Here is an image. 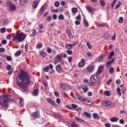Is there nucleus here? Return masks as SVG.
<instances>
[{
    "label": "nucleus",
    "mask_w": 127,
    "mask_h": 127,
    "mask_svg": "<svg viewBox=\"0 0 127 127\" xmlns=\"http://www.w3.org/2000/svg\"><path fill=\"white\" fill-rule=\"evenodd\" d=\"M29 73L24 71L20 72L16 79L18 86L23 89L25 91H27L28 89V85L30 84L31 80Z\"/></svg>",
    "instance_id": "obj_1"
},
{
    "label": "nucleus",
    "mask_w": 127,
    "mask_h": 127,
    "mask_svg": "<svg viewBox=\"0 0 127 127\" xmlns=\"http://www.w3.org/2000/svg\"><path fill=\"white\" fill-rule=\"evenodd\" d=\"M26 35H24V33L21 32L20 34H16V36L12 39V40L14 41L17 40V42H19L23 40L25 38Z\"/></svg>",
    "instance_id": "obj_2"
},
{
    "label": "nucleus",
    "mask_w": 127,
    "mask_h": 127,
    "mask_svg": "<svg viewBox=\"0 0 127 127\" xmlns=\"http://www.w3.org/2000/svg\"><path fill=\"white\" fill-rule=\"evenodd\" d=\"M3 97H0V105L1 107H7L8 106L7 102L8 101L7 98H4L3 96Z\"/></svg>",
    "instance_id": "obj_3"
},
{
    "label": "nucleus",
    "mask_w": 127,
    "mask_h": 127,
    "mask_svg": "<svg viewBox=\"0 0 127 127\" xmlns=\"http://www.w3.org/2000/svg\"><path fill=\"white\" fill-rule=\"evenodd\" d=\"M99 80V77L96 75H94L92 76L90 79V82L93 84L98 82Z\"/></svg>",
    "instance_id": "obj_4"
},
{
    "label": "nucleus",
    "mask_w": 127,
    "mask_h": 127,
    "mask_svg": "<svg viewBox=\"0 0 127 127\" xmlns=\"http://www.w3.org/2000/svg\"><path fill=\"white\" fill-rule=\"evenodd\" d=\"M110 104V101L106 100H103L101 102L102 105L106 106H109Z\"/></svg>",
    "instance_id": "obj_5"
},
{
    "label": "nucleus",
    "mask_w": 127,
    "mask_h": 127,
    "mask_svg": "<svg viewBox=\"0 0 127 127\" xmlns=\"http://www.w3.org/2000/svg\"><path fill=\"white\" fill-rule=\"evenodd\" d=\"M103 69V66L102 65L99 66L96 72L97 74L98 75H99L102 72Z\"/></svg>",
    "instance_id": "obj_6"
},
{
    "label": "nucleus",
    "mask_w": 127,
    "mask_h": 127,
    "mask_svg": "<svg viewBox=\"0 0 127 127\" xmlns=\"http://www.w3.org/2000/svg\"><path fill=\"white\" fill-rule=\"evenodd\" d=\"M62 56L60 55H58L56 56L55 58V60L58 62L59 63L62 60Z\"/></svg>",
    "instance_id": "obj_7"
},
{
    "label": "nucleus",
    "mask_w": 127,
    "mask_h": 127,
    "mask_svg": "<svg viewBox=\"0 0 127 127\" xmlns=\"http://www.w3.org/2000/svg\"><path fill=\"white\" fill-rule=\"evenodd\" d=\"M31 116L35 118H39V114L37 111L32 113L31 114Z\"/></svg>",
    "instance_id": "obj_8"
},
{
    "label": "nucleus",
    "mask_w": 127,
    "mask_h": 127,
    "mask_svg": "<svg viewBox=\"0 0 127 127\" xmlns=\"http://www.w3.org/2000/svg\"><path fill=\"white\" fill-rule=\"evenodd\" d=\"M75 95L78 99L80 101H84L87 100L86 99L84 98L81 96L79 95L77 93H76Z\"/></svg>",
    "instance_id": "obj_9"
},
{
    "label": "nucleus",
    "mask_w": 127,
    "mask_h": 127,
    "mask_svg": "<svg viewBox=\"0 0 127 127\" xmlns=\"http://www.w3.org/2000/svg\"><path fill=\"white\" fill-rule=\"evenodd\" d=\"M114 58H113L112 60L107 62L106 63V66L108 67H109L111 64L114 62Z\"/></svg>",
    "instance_id": "obj_10"
},
{
    "label": "nucleus",
    "mask_w": 127,
    "mask_h": 127,
    "mask_svg": "<svg viewBox=\"0 0 127 127\" xmlns=\"http://www.w3.org/2000/svg\"><path fill=\"white\" fill-rule=\"evenodd\" d=\"M86 8L88 12H91L94 11L93 8L91 6L86 5Z\"/></svg>",
    "instance_id": "obj_11"
},
{
    "label": "nucleus",
    "mask_w": 127,
    "mask_h": 127,
    "mask_svg": "<svg viewBox=\"0 0 127 127\" xmlns=\"http://www.w3.org/2000/svg\"><path fill=\"white\" fill-rule=\"evenodd\" d=\"M28 0H19V3L22 6H23L27 3Z\"/></svg>",
    "instance_id": "obj_12"
},
{
    "label": "nucleus",
    "mask_w": 127,
    "mask_h": 127,
    "mask_svg": "<svg viewBox=\"0 0 127 127\" xmlns=\"http://www.w3.org/2000/svg\"><path fill=\"white\" fill-rule=\"evenodd\" d=\"M82 88L84 92L85 93H86L89 90V89L87 86L85 85H84L82 86Z\"/></svg>",
    "instance_id": "obj_13"
},
{
    "label": "nucleus",
    "mask_w": 127,
    "mask_h": 127,
    "mask_svg": "<svg viewBox=\"0 0 127 127\" xmlns=\"http://www.w3.org/2000/svg\"><path fill=\"white\" fill-rule=\"evenodd\" d=\"M94 69V67L93 65H91L87 67V70L89 72H92L93 71Z\"/></svg>",
    "instance_id": "obj_14"
},
{
    "label": "nucleus",
    "mask_w": 127,
    "mask_h": 127,
    "mask_svg": "<svg viewBox=\"0 0 127 127\" xmlns=\"http://www.w3.org/2000/svg\"><path fill=\"white\" fill-rule=\"evenodd\" d=\"M9 8L10 10L11 11H14L16 9V6L14 4H11L10 5Z\"/></svg>",
    "instance_id": "obj_15"
},
{
    "label": "nucleus",
    "mask_w": 127,
    "mask_h": 127,
    "mask_svg": "<svg viewBox=\"0 0 127 127\" xmlns=\"http://www.w3.org/2000/svg\"><path fill=\"white\" fill-rule=\"evenodd\" d=\"M47 101L51 105L56 106L57 105L56 103L52 100L49 98L47 99Z\"/></svg>",
    "instance_id": "obj_16"
},
{
    "label": "nucleus",
    "mask_w": 127,
    "mask_h": 127,
    "mask_svg": "<svg viewBox=\"0 0 127 127\" xmlns=\"http://www.w3.org/2000/svg\"><path fill=\"white\" fill-rule=\"evenodd\" d=\"M61 87L62 89L65 90H67L68 89L67 86L64 84H61Z\"/></svg>",
    "instance_id": "obj_17"
},
{
    "label": "nucleus",
    "mask_w": 127,
    "mask_h": 127,
    "mask_svg": "<svg viewBox=\"0 0 127 127\" xmlns=\"http://www.w3.org/2000/svg\"><path fill=\"white\" fill-rule=\"evenodd\" d=\"M56 69L58 73H60L61 72L62 69L60 65H58L56 66Z\"/></svg>",
    "instance_id": "obj_18"
},
{
    "label": "nucleus",
    "mask_w": 127,
    "mask_h": 127,
    "mask_svg": "<svg viewBox=\"0 0 127 127\" xmlns=\"http://www.w3.org/2000/svg\"><path fill=\"white\" fill-rule=\"evenodd\" d=\"M83 114L84 117H86L88 118H89L91 117V114L86 111H85L83 113Z\"/></svg>",
    "instance_id": "obj_19"
},
{
    "label": "nucleus",
    "mask_w": 127,
    "mask_h": 127,
    "mask_svg": "<svg viewBox=\"0 0 127 127\" xmlns=\"http://www.w3.org/2000/svg\"><path fill=\"white\" fill-rule=\"evenodd\" d=\"M45 5H43L39 10V12L40 13H43L45 9Z\"/></svg>",
    "instance_id": "obj_20"
},
{
    "label": "nucleus",
    "mask_w": 127,
    "mask_h": 127,
    "mask_svg": "<svg viewBox=\"0 0 127 127\" xmlns=\"http://www.w3.org/2000/svg\"><path fill=\"white\" fill-rule=\"evenodd\" d=\"M38 5L37 2L36 1H34L33 2L32 6L33 8L35 9Z\"/></svg>",
    "instance_id": "obj_21"
},
{
    "label": "nucleus",
    "mask_w": 127,
    "mask_h": 127,
    "mask_svg": "<svg viewBox=\"0 0 127 127\" xmlns=\"http://www.w3.org/2000/svg\"><path fill=\"white\" fill-rule=\"evenodd\" d=\"M110 35L109 34L106 33L104 35V37L105 39H110Z\"/></svg>",
    "instance_id": "obj_22"
},
{
    "label": "nucleus",
    "mask_w": 127,
    "mask_h": 127,
    "mask_svg": "<svg viewBox=\"0 0 127 127\" xmlns=\"http://www.w3.org/2000/svg\"><path fill=\"white\" fill-rule=\"evenodd\" d=\"M83 21L84 22V25L86 27H88L89 26V25L86 19H85V18H84Z\"/></svg>",
    "instance_id": "obj_23"
},
{
    "label": "nucleus",
    "mask_w": 127,
    "mask_h": 127,
    "mask_svg": "<svg viewBox=\"0 0 127 127\" xmlns=\"http://www.w3.org/2000/svg\"><path fill=\"white\" fill-rule=\"evenodd\" d=\"M67 34L69 37H70L71 36L72 34L70 31L68 30H67L66 31Z\"/></svg>",
    "instance_id": "obj_24"
},
{
    "label": "nucleus",
    "mask_w": 127,
    "mask_h": 127,
    "mask_svg": "<svg viewBox=\"0 0 127 127\" xmlns=\"http://www.w3.org/2000/svg\"><path fill=\"white\" fill-rule=\"evenodd\" d=\"M36 34V31L35 29H34L33 30V32L32 33V34L30 35V36H32L33 37H34L35 36Z\"/></svg>",
    "instance_id": "obj_25"
},
{
    "label": "nucleus",
    "mask_w": 127,
    "mask_h": 127,
    "mask_svg": "<svg viewBox=\"0 0 127 127\" xmlns=\"http://www.w3.org/2000/svg\"><path fill=\"white\" fill-rule=\"evenodd\" d=\"M21 54V51H18L15 53V55L16 57H18Z\"/></svg>",
    "instance_id": "obj_26"
},
{
    "label": "nucleus",
    "mask_w": 127,
    "mask_h": 127,
    "mask_svg": "<svg viewBox=\"0 0 127 127\" xmlns=\"http://www.w3.org/2000/svg\"><path fill=\"white\" fill-rule=\"evenodd\" d=\"M93 117L94 119H97L98 120H99V118L98 117V115L96 113H94L93 114Z\"/></svg>",
    "instance_id": "obj_27"
},
{
    "label": "nucleus",
    "mask_w": 127,
    "mask_h": 127,
    "mask_svg": "<svg viewBox=\"0 0 127 127\" xmlns=\"http://www.w3.org/2000/svg\"><path fill=\"white\" fill-rule=\"evenodd\" d=\"M114 54V52H111L109 56V59H111L112 57L113 56Z\"/></svg>",
    "instance_id": "obj_28"
},
{
    "label": "nucleus",
    "mask_w": 127,
    "mask_h": 127,
    "mask_svg": "<svg viewBox=\"0 0 127 127\" xmlns=\"http://www.w3.org/2000/svg\"><path fill=\"white\" fill-rule=\"evenodd\" d=\"M52 18V16L50 15H49L46 18V20L48 21L49 22L51 21Z\"/></svg>",
    "instance_id": "obj_29"
},
{
    "label": "nucleus",
    "mask_w": 127,
    "mask_h": 127,
    "mask_svg": "<svg viewBox=\"0 0 127 127\" xmlns=\"http://www.w3.org/2000/svg\"><path fill=\"white\" fill-rule=\"evenodd\" d=\"M71 127H78L76 123L73 122L71 123Z\"/></svg>",
    "instance_id": "obj_30"
},
{
    "label": "nucleus",
    "mask_w": 127,
    "mask_h": 127,
    "mask_svg": "<svg viewBox=\"0 0 127 127\" xmlns=\"http://www.w3.org/2000/svg\"><path fill=\"white\" fill-rule=\"evenodd\" d=\"M6 59V60L8 61H11L12 60V58L11 57L9 56H7Z\"/></svg>",
    "instance_id": "obj_31"
},
{
    "label": "nucleus",
    "mask_w": 127,
    "mask_h": 127,
    "mask_svg": "<svg viewBox=\"0 0 127 127\" xmlns=\"http://www.w3.org/2000/svg\"><path fill=\"white\" fill-rule=\"evenodd\" d=\"M110 92L109 91H106L105 92L104 94L107 96H109L110 95Z\"/></svg>",
    "instance_id": "obj_32"
},
{
    "label": "nucleus",
    "mask_w": 127,
    "mask_h": 127,
    "mask_svg": "<svg viewBox=\"0 0 127 127\" xmlns=\"http://www.w3.org/2000/svg\"><path fill=\"white\" fill-rule=\"evenodd\" d=\"M49 67L48 66H47L45 67L43 69V70L45 72H48L49 70Z\"/></svg>",
    "instance_id": "obj_33"
},
{
    "label": "nucleus",
    "mask_w": 127,
    "mask_h": 127,
    "mask_svg": "<svg viewBox=\"0 0 127 127\" xmlns=\"http://www.w3.org/2000/svg\"><path fill=\"white\" fill-rule=\"evenodd\" d=\"M100 4L102 6H104L105 5V2L103 0H101L100 2Z\"/></svg>",
    "instance_id": "obj_34"
},
{
    "label": "nucleus",
    "mask_w": 127,
    "mask_h": 127,
    "mask_svg": "<svg viewBox=\"0 0 127 127\" xmlns=\"http://www.w3.org/2000/svg\"><path fill=\"white\" fill-rule=\"evenodd\" d=\"M40 55L42 56H43L44 58L45 57L46 55V53L43 51L41 53Z\"/></svg>",
    "instance_id": "obj_35"
},
{
    "label": "nucleus",
    "mask_w": 127,
    "mask_h": 127,
    "mask_svg": "<svg viewBox=\"0 0 127 127\" xmlns=\"http://www.w3.org/2000/svg\"><path fill=\"white\" fill-rule=\"evenodd\" d=\"M55 6L56 7H58L59 6L60 3L58 1H56L54 3Z\"/></svg>",
    "instance_id": "obj_36"
},
{
    "label": "nucleus",
    "mask_w": 127,
    "mask_h": 127,
    "mask_svg": "<svg viewBox=\"0 0 127 127\" xmlns=\"http://www.w3.org/2000/svg\"><path fill=\"white\" fill-rule=\"evenodd\" d=\"M66 48L68 49H70L72 48V46L71 44H69L66 45Z\"/></svg>",
    "instance_id": "obj_37"
},
{
    "label": "nucleus",
    "mask_w": 127,
    "mask_h": 127,
    "mask_svg": "<svg viewBox=\"0 0 127 127\" xmlns=\"http://www.w3.org/2000/svg\"><path fill=\"white\" fill-rule=\"evenodd\" d=\"M117 118L115 117H113L112 118L110 119V121L112 122H115L117 121Z\"/></svg>",
    "instance_id": "obj_38"
},
{
    "label": "nucleus",
    "mask_w": 127,
    "mask_h": 127,
    "mask_svg": "<svg viewBox=\"0 0 127 127\" xmlns=\"http://www.w3.org/2000/svg\"><path fill=\"white\" fill-rule=\"evenodd\" d=\"M42 46V45L41 43H38L36 46V47L37 48H39Z\"/></svg>",
    "instance_id": "obj_39"
},
{
    "label": "nucleus",
    "mask_w": 127,
    "mask_h": 127,
    "mask_svg": "<svg viewBox=\"0 0 127 127\" xmlns=\"http://www.w3.org/2000/svg\"><path fill=\"white\" fill-rule=\"evenodd\" d=\"M114 72V68L112 67L109 69V73H112Z\"/></svg>",
    "instance_id": "obj_40"
},
{
    "label": "nucleus",
    "mask_w": 127,
    "mask_h": 127,
    "mask_svg": "<svg viewBox=\"0 0 127 127\" xmlns=\"http://www.w3.org/2000/svg\"><path fill=\"white\" fill-rule=\"evenodd\" d=\"M64 17L62 15H60L58 16L59 19L60 20H63L64 19Z\"/></svg>",
    "instance_id": "obj_41"
},
{
    "label": "nucleus",
    "mask_w": 127,
    "mask_h": 127,
    "mask_svg": "<svg viewBox=\"0 0 127 127\" xmlns=\"http://www.w3.org/2000/svg\"><path fill=\"white\" fill-rule=\"evenodd\" d=\"M117 92H118L119 95H121V94L120 92L121 89L120 88H117L116 89Z\"/></svg>",
    "instance_id": "obj_42"
},
{
    "label": "nucleus",
    "mask_w": 127,
    "mask_h": 127,
    "mask_svg": "<svg viewBox=\"0 0 127 127\" xmlns=\"http://www.w3.org/2000/svg\"><path fill=\"white\" fill-rule=\"evenodd\" d=\"M77 8H72V12L74 13H75L77 12Z\"/></svg>",
    "instance_id": "obj_43"
},
{
    "label": "nucleus",
    "mask_w": 127,
    "mask_h": 127,
    "mask_svg": "<svg viewBox=\"0 0 127 127\" xmlns=\"http://www.w3.org/2000/svg\"><path fill=\"white\" fill-rule=\"evenodd\" d=\"M66 52L68 54L70 55H71L72 53V51L69 50H67Z\"/></svg>",
    "instance_id": "obj_44"
},
{
    "label": "nucleus",
    "mask_w": 127,
    "mask_h": 127,
    "mask_svg": "<svg viewBox=\"0 0 127 127\" xmlns=\"http://www.w3.org/2000/svg\"><path fill=\"white\" fill-rule=\"evenodd\" d=\"M12 3V2L10 0H7L6 1V4L7 6L10 5Z\"/></svg>",
    "instance_id": "obj_45"
},
{
    "label": "nucleus",
    "mask_w": 127,
    "mask_h": 127,
    "mask_svg": "<svg viewBox=\"0 0 127 127\" xmlns=\"http://www.w3.org/2000/svg\"><path fill=\"white\" fill-rule=\"evenodd\" d=\"M84 65L85 63H83L81 62H80L78 64V66L80 67L83 66Z\"/></svg>",
    "instance_id": "obj_46"
},
{
    "label": "nucleus",
    "mask_w": 127,
    "mask_h": 127,
    "mask_svg": "<svg viewBox=\"0 0 127 127\" xmlns=\"http://www.w3.org/2000/svg\"><path fill=\"white\" fill-rule=\"evenodd\" d=\"M117 1L116 0H114L113 1V2L111 4V8H113L114 6L116 3Z\"/></svg>",
    "instance_id": "obj_47"
},
{
    "label": "nucleus",
    "mask_w": 127,
    "mask_h": 127,
    "mask_svg": "<svg viewBox=\"0 0 127 127\" xmlns=\"http://www.w3.org/2000/svg\"><path fill=\"white\" fill-rule=\"evenodd\" d=\"M126 88L125 87H123L122 89V94H124L125 92V91H126Z\"/></svg>",
    "instance_id": "obj_48"
},
{
    "label": "nucleus",
    "mask_w": 127,
    "mask_h": 127,
    "mask_svg": "<svg viewBox=\"0 0 127 127\" xmlns=\"http://www.w3.org/2000/svg\"><path fill=\"white\" fill-rule=\"evenodd\" d=\"M87 45L88 48L89 49H91L92 47V45L90 44L89 42H87Z\"/></svg>",
    "instance_id": "obj_49"
},
{
    "label": "nucleus",
    "mask_w": 127,
    "mask_h": 127,
    "mask_svg": "<svg viewBox=\"0 0 127 127\" xmlns=\"http://www.w3.org/2000/svg\"><path fill=\"white\" fill-rule=\"evenodd\" d=\"M1 43L2 44L4 45L7 43V41L5 40H2L1 41Z\"/></svg>",
    "instance_id": "obj_50"
},
{
    "label": "nucleus",
    "mask_w": 127,
    "mask_h": 127,
    "mask_svg": "<svg viewBox=\"0 0 127 127\" xmlns=\"http://www.w3.org/2000/svg\"><path fill=\"white\" fill-rule=\"evenodd\" d=\"M6 69L8 70H10L11 69V66L10 65H8L6 66Z\"/></svg>",
    "instance_id": "obj_51"
},
{
    "label": "nucleus",
    "mask_w": 127,
    "mask_h": 127,
    "mask_svg": "<svg viewBox=\"0 0 127 127\" xmlns=\"http://www.w3.org/2000/svg\"><path fill=\"white\" fill-rule=\"evenodd\" d=\"M38 92V89H36L34 90L33 93L35 95H36L37 94V93Z\"/></svg>",
    "instance_id": "obj_52"
},
{
    "label": "nucleus",
    "mask_w": 127,
    "mask_h": 127,
    "mask_svg": "<svg viewBox=\"0 0 127 127\" xmlns=\"http://www.w3.org/2000/svg\"><path fill=\"white\" fill-rule=\"evenodd\" d=\"M123 18L122 17H121L120 18L118 22L119 23H121L123 22Z\"/></svg>",
    "instance_id": "obj_53"
},
{
    "label": "nucleus",
    "mask_w": 127,
    "mask_h": 127,
    "mask_svg": "<svg viewBox=\"0 0 127 127\" xmlns=\"http://www.w3.org/2000/svg\"><path fill=\"white\" fill-rule=\"evenodd\" d=\"M76 19L79 20H81V15L80 14H79L77 17H76Z\"/></svg>",
    "instance_id": "obj_54"
},
{
    "label": "nucleus",
    "mask_w": 127,
    "mask_h": 127,
    "mask_svg": "<svg viewBox=\"0 0 127 127\" xmlns=\"http://www.w3.org/2000/svg\"><path fill=\"white\" fill-rule=\"evenodd\" d=\"M71 106L73 108L75 109L77 107V105L74 104H72Z\"/></svg>",
    "instance_id": "obj_55"
},
{
    "label": "nucleus",
    "mask_w": 127,
    "mask_h": 127,
    "mask_svg": "<svg viewBox=\"0 0 127 127\" xmlns=\"http://www.w3.org/2000/svg\"><path fill=\"white\" fill-rule=\"evenodd\" d=\"M54 94L55 96L56 97H58L59 96V93L58 92L56 91L54 93Z\"/></svg>",
    "instance_id": "obj_56"
},
{
    "label": "nucleus",
    "mask_w": 127,
    "mask_h": 127,
    "mask_svg": "<svg viewBox=\"0 0 127 127\" xmlns=\"http://www.w3.org/2000/svg\"><path fill=\"white\" fill-rule=\"evenodd\" d=\"M103 60V57L101 55L99 56L98 60L99 62L102 61Z\"/></svg>",
    "instance_id": "obj_57"
},
{
    "label": "nucleus",
    "mask_w": 127,
    "mask_h": 127,
    "mask_svg": "<svg viewBox=\"0 0 127 127\" xmlns=\"http://www.w3.org/2000/svg\"><path fill=\"white\" fill-rule=\"evenodd\" d=\"M1 33H4L5 32V29L4 28H1Z\"/></svg>",
    "instance_id": "obj_58"
},
{
    "label": "nucleus",
    "mask_w": 127,
    "mask_h": 127,
    "mask_svg": "<svg viewBox=\"0 0 127 127\" xmlns=\"http://www.w3.org/2000/svg\"><path fill=\"white\" fill-rule=\"evenodd\" d=\"M11 37L10 34L7 35L6 36V39L8 40L11 39Z\"/></svg>",
    "instance_id": "obj_59"
},
{
    "label": "nucleus",
    "mask_w": 127,
    "mask_h": 127,
    "mask_svg": "<svg viewBox=\"0 0 127 127\" xmlns=\"http://www.w3.org/2000/svg\"><path fill=\"white\" fill-rule=\"evenodd\" d=\"M47 52L49 53H51L52 52V50L50 48L48 47L47 49Z\"/></svg>",
    "instance_id": "obj_60"
},
{
    "label": "nucleus",
    "mask_w": 127,
    "mask_h": 127,
    "mask_svg": "<svg viewBox=\"0 0 127 127\" xmlns=\"http://www.w3.org/2000/svg\"><path fill=\"white\" fill-rule=\"evenodd\" d=\"M56 102L58 104L60 103L61 102L60 99L59 98H57L56 99Z\"/></svg>",
    "instance_id": "obj_61"
},
{
    "label": "nucleus",
    "mask_w": 127,
    "mask_h": 127,
    "mask_svg": "<svg viewBox=\"0 0 127 127\" xmlns=\"http://www.w3.org/2000/svg\"><path fill=\"white\" fill-rule=\"evenodd\" d=\"M80 22L78 21H76L75 22V24L76 25H78L80 24Z\"/></svg>",
    "instance_id": "obj_62"
},
{
    "label": "nucleus",
    "mask_w": 127,
    "mask_h": 127,
    "mask_svg": "<svg viewBox=\"0 0 127 127\" xmlns=\"http://www.w3.org/2000/svg\"><path fill=\"white\" fill-rule=\"evenodd\" d=\"M88 95L89 96H91L92 95V93L90 91L88 93Z\"/></svg>",
    "instance_id": "obj_63"
},
{
    "label": "nucleus",
    "mask_w": 127,
    "mask_h": 127,
    "mask_svg": "<svg viewBox=\"0 0 127 127\" xmlns=\"http://www.w3.org/2000/svg\"><path fill=\"white\" fill-rule=\"evenodd\" d=\"M68 60L69 63H70L72 61V57H70L68 58Z\"/></svg>",
    "instance_id": "obj_64"
}]
</instances>
